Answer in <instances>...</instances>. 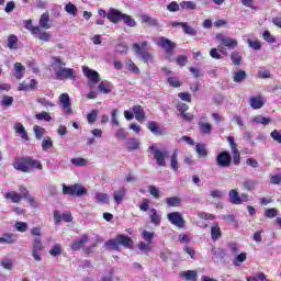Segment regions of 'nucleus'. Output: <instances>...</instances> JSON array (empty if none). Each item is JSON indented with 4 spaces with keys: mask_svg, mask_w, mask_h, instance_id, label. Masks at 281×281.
Returning <instances> with one entry per match:
<instances>
[{
    "mask_svg": "<svg viewBox=\"0 0 281 281\" xmlns=\"http://www.w3.org/2000/svg\"><path fill=\"white\" fill-rule=\"evenodd\" d=\"M65 65L60 58L53 57L50 67L57 80H76V71L71 68H66Z\"/></svg>",
    "mask_w": 281,
    "mask_h": 281,
    "instance_id": "obj_1",
    "label": "nucleus"
},
{
    "mask_svg": "<svg viewBox=\"0 0 281 281\" xmlns=\"http://www.w3.org/2000/svg\"><path fill=\"white\" fill-rule=\"evenodd\" d=\"M13 168L20 170V172H32L34 169L43 170V165L38 160L27 157L13 162Z\"/></svg>",
    "mask_w": 281,
    "mask_h": 281,
    "instance_id": "obj_2",
    "label": "nucleus"
},
{
    "mask_svg": "<svg viewBox=\"0 0 281 281\" xmlns=\"http://www.w3.org/2000/svg\"><path fill=\"white\" fill-rule=\"evenodd\" d=\"M155 45L157 47H161L166 52V58L170 60V57L172 56V52H175V47H177V44L164 36L158 37L154 41Z\"/></svg>",
    "mask_w": 281,
    "mask_h": 281,
    "instance_id": "obj_3",
    "label": "nucleus"
},
{
    "mask_svg": "<svg viewBox=\"0 0 281 281\" xmlns=\"http://www.w3.org/2000/svg\"><path fill=\"white\" fill-rule=\"evenodd\" d=\"M149 150H150L151 155L154 156V159H155L157 166L165 167L166 166V157H168V150L159 149L155 145L149 146Z\"/></svg>",
    "mask_w": 281,
    "mask_h": 281,
    "instance_id": "obj_4",
    "label": "nucleus"
},
{
    "mask_svg": "<svg viewBox=\"0 0 281 281\" xmlns=\"http://www.w3.org/2000/svg\"><path fill=\"white\" fill-rule=\"evenodd\" d=\"M82 72L86 78L89 80V87L93 89L98 82H100V74L88 66H82Z\"/></svg>",
    "mask_w": 281,
    "mask_h": 281,
    "instance_id": "obj_5",
    "label": "nucleus"
},
{
    "mask_svg": "<svg viewBox=\"0 0 281 281\" xmlns=\"http://www.w3.org/2000/svg\"><path fill=\"white\" fill-rule=\"evenodd\" d=\"M63 193L69 194L70 196H82L87 194V189L80 184H74L71 187L63 184Z\"/></svg>",
    "mask_w": 281,
    "mask_h": 281,
    "instance_id": "obj_6",
    "label": "nucleus"
},
{
    "mask_svg": "<svg viewBox=\"0 0 281 281\" xmlns=\"http://www.w3.org/2000/svg\"><path fill=\"white\" fill-rule=\"evenodd\" d=\"M59 104L65 115L74 114V109L71 108V99H69V94L61 93L59 95Z\"/></svg>",
    "mask_w": 281,
    "mask_h": 281,
    "instance_id": "obj_7",
    "label": "nucleus"
},
{
    "mask_svg": "<svg viewBox=\"0 0 281 281\" xmlns=\"http://www.w3.org/2000/svg\"><path fill=\"white\" fill-rule=\"evenodd\" d=\"M167 218L171 225L179 227V229H183V227H186V220H183V215L179 212H171L167 214Z\"/></svg>",
    "mask_w": 281,
    "mask_h": 281,
    "instance_id": "obj_8",
    "label": "nucleus"
},
{
    "mask_svg": "<svg viewBox=\"0 0 281 281\" xmlns=\"http://www.w3.org/2000/svg\"><path fill=\"white\" fill-rule=\"evenodd\" d=\"M216 165L220 168H229L232 166V154L222 151L216 156Z\"/></svg>",
    "mask_w": 281,
    "mask_h": 281,
    "instance_id": "obj_9",
    "label": "nucleus"
},
{
    "mask_svg": "<svg viewBox=\"0 0 281 281\" xmlns=\"http://www.w3.org/2000/svg\"><path fill=\"white\" fill-rule=\"evenodd\" d=\"M216 41L221 42V45H224V47H227L228 49H236V47H238V41L229 37V36H225L223 35V33H218L215 36Z\"/></svg>",
    "mask_w": 281,
    "mask_h": 281,
    "instance_id": "obj_10",
    "label": "nucleus"
},
{
    "mask_svg": "<svg viewBox=\"0 0 281 281\" xmlns=\"http://www.w3.org/2000/svg\"><path fill=\"white\" fill-rule=\"evenodd\" d=\"M227 142L231 146L233 162L235 164V166H238L240 164V151H238V145L234 140V136H228Z\"/></svg>",
    "mask_w": 281,
    "mask_h": 281,
    "instance_id": "obj_11",
    "label": "nucleus"
},
{
    "mask_svg": "<svg viewBox=\"0 0 281 281\" xmlns=\"http://www.w3.org/2000/svg\"><path fill=\"white\" fill-rule=\"evenodd\" d=\"M133 49L136 54V56H138V58L143 59L144 63H153V55H150V53L143 50L142 46H139V44L135 43L133 44Z\"/></svg>",
    "mask_w": 281,
    "mask_h": 281,
    "instance_id": "obj_12",
    "label": "nucleus"
},
{
    "mask_svg": "<svg viewBox=\"0 0 281 281\" xmlns=\"http://www.w3.org/2000/svg\"><path fill=\"white\" fill-rule=\"evenodd\" d=\"M123 16L124 13L120 12L117 9H110L106 14V19L110 23H120Z\"/></svg>",
    "mask_w": 281,
    "mask_h": 281,
    "instance_id": "obj_13",
    "label": "nucleus"
},
{
    "mask_svg": "<svg viewBox=\"0 0 281 281\" xmlns=\"http://www.w3.org/2000/svg\"><path fill=\"white\" fill-rule=\"evenodd\" d=\"M19 240V236L14 233H5L0 237V245H14Z\"/></svg>",
    "mask_w": 281,
    "mask_h": 281,
    "instance_id": "obj_14",
    "label": "nucleus"
},
{
    "mask_svg": "<svg viewBox=\"0 0 281 281\" xmlns=\"http://www.w3.org/2000/svg\"><path fill=\"white\" fill-rule=\"evenodd\" d=\"M88 241H89V236L82 235L80 239L75 240L70 245V249H72V251H80V249H82L85 247V245H87Z\"/></svg>",
    "mask_w": 281,
    "mask_h": 281,
    "instance_id": "obj_15",
    "label": "nucleus"
},
{
    "mask_svg": "<svg viewBox=\"0 0 281 281\" xmlns=\"http://www.w3.org/2000/svg\"><path fill=\"white\" fill-rule=\"evenodd\" d=\"M113 199L116 203V205H121V203L126 199V188L121 187L116 190H114Z\"/></svg>",
    "mask_w": 281,
    "mask_h": 281,
    "instance_id": "obj_16",
    "label": "nucleus"
},
{
    "mask_svg": "<svg viewBox=\"0 0 281 281\" xmlns=\"http://www.w3.org/2000/svg\"><path fill=\"white\" fill-rule=\"evenodd\" d=\"M265 102L267 101L262 98V95H257V97L250 98L249 104L251 109H254L255 111H258V109H262V106H265Z\"/></svg>",
    "mask_w": 281,
    "mask_h": 281,
    "instance_id": "obj_17",
    "label": "nucleus"
},
{
    "mask_svg": "<svg viewBox=\"0 0 281 281\" xmlns=\"http://www.w3.org/2000/svg\"><path fill=\"white\" fill-rule=\"evenodd\" d=\"M177 25H180L182 27L184 34H188L189 36H196V31L194 27L188 25V22H172V26L177 27Z\"/></svg>",
    "mask_w": 281,
    "mask_h": 281,
    "instance_id": "obj_18",
    "label": "nucleus"
},
{
    "mask_svg": "<svg viewBox=\"0 0 281 281\" xmlns=\"http://www.w3.org/2000/svg\"><path fill=\"white\" fill-rule=\"evenodd\" d=\"M135 120L142 124L144 120H146V112H144V108L142 105H134L132 109Z\"/></svg>",
    "mask_w": 281,
    "mask_h": 281,
    "instance_id": "obj_19",
    "label": "nucleus"
},
{
    "mask_svg": "<svg viewBox=\"0 0 281 281\" xmlns=\"http://www.w3.org/2000/svg\"><path fill=\"white\" fill-rule=\"evenodd\" d=\"M147 128L150 131V133H153L154 135H166V128H161L159 127V125L157 124V122L155 121H150L147 124Z\"/></svg>",
    "mask_w": 281,
    "mask_h": 281,
    "instance_id": "obj_20",
    "label": "nucleus"
},
{
    "mask_svg": "<svg viewBox=\"0 0 281 281\" xmlns=\"http://www.w3.org/2000/svg\"><path fill=\"white\" fill-rule=\"evenodd\" d=\"M179 276L180 278H183V280L188 281H196V279L199 278V273L194 270L181 271Z\"/></svg>",
    "mask_w": 281,
    "mask_h": 281,
    "instance_id": "obj_21",
    "label": "nucleus"
},
{
    "mask_svg": "<svg viewBox=\"0 0 281 281\" xmlns=\"http://www.w3.org/2000/svg\"><path fill=\"white\" fill-rule=\"evenodd\" d=\"M256 186H258V182L254 179H246L241 182L243 190H246L247 192H254Z\"/></svg>",
    "mask_w": 281,
    "mask_h": 281,
    "instance_id": "obj_22",
    "label": "nucleus"
},
{
    "mask_svg": "<svg viewBox=\"0 0 281 281\" xmlns=\"http://www.w3.org/2000/svg\"><path fill=\"white\" fill-rule=\"evenodd\" d=\"M198 126L202 135H210L212 133V124L205 122L203 119L199 121Z\"/></svg>",
    "mask_w": 281,
    "mask_h": 281,
    "instance_id": "obj_23",
    "label": "nucleus"
},
{
    "mask_svg": "<svg viewBox=\"0 0 281 281\" xmlns=\"http://www.w3.org/2000/svg\"><path fill=\"white\" fill-rule=\"evenodd\" d=\"M223 236V233L221 232V226H218V223H213L211 226V238L212 240L216 241L218 238Z\"/></svg>",
    "mask_w": 281,
    "mask_h": 281,
    "instance_id": "obj_24",
    "label": "nucleus"
},
{
    "mask_svg": "<svg viewBox=\"0 0 281 281\" xmlns=\"http://www.w3.org/2000/svg\"><path fill=\"white\" fill-rule=\"evenodd\" d=\"M14 131L24 139V142H30V137L27 136V132L25 131V127L21 123L14 124Z\"/></svg>",
    "mask_w": 281,
    "mask_h": 281,
    "instance_id": "obj_25",
    "label": "nucleus"
},
{
    "mask_svg": "<svg viewBox=\"0 0 281 281\" xmlns=\"http://www.w3.org/2000/svg\"><path fill=\"white\" fill-rule=\"evenodd\" d=\"M119 240V245H123V247H126L127 249H131L133 247V239L126 235H117L116 236Z\"/></svg>",
    "mask_w": 281,
    "mask_h": 281,
    "instance_id": "obj_26",
    "label": "nucleus"
},
{
    "mask_svg": "<svg viewBox=\"0 0 281 281\" xmlns=\"http://www.w3.org/2000/svg\"><path fill=\"white\" fill-rule=\"evenodd\" d=\"M4 199L11 201V203H21V199H23V196L15 191H10L4 193Z\"/></svg>",
    "mask_w": 281,
    "mask_h": 281,
    "instance_id": "obj_27",
    "label": "nucleus"
},
{
    "mask_svg": "<svg viewBox=\"0 0 281 281\" xmlns=\"http://www.w3.org/2000/svg\"><path fill=\"white\" fill-rule=\"evenodd\" d=\"M38 25L41 30H49V27H52V25H49V13H44L41 15Z\"/></svg>",
    "mask_w": 281,
    "mask_h": 281,
    "instance_id": "obj_28",
    "label": "nucleus"
},
{
    "mask_svg": "<svg viewBox=\"0 0 281 281\" xmlns=\"http://www.w3.org/2000/svg\"><path fill=\"white\" fill-rule=\"evenodd\" d=\"M150 222L156 226L159 227L161 225V214L157 212V210L151 209L149 215Z\"/></svg>",
    "mask_w": 281,
    "mask_h": 281,
    "instance_id": "obj_29",
    "label": "nucleus"
},
{
    "mask_svg": "<svg viewBox=\"0 0 281 281\" xmlns=\"http://www.w3.org/2000/svg\"><path fill=\"white\" fill-rule=\"evenodd\" d=\"M247 78V72L245 70H236L233 72L232 79L234 82L240 83L244 82Z\"/></svg>",
    "mask_w": 281,
    "mask_h": 281,
    "instance_id": "obj_30",
    "label": "nucleus"
},
{
    "mask_svg": "<svg viewBox=\"0 0 281 281\" xmlns=\"http://www.w3.org/2000/svg\"><path fill=\"white\" fill-rule=\"evenodd\" d=\"M228 199L233 205H240V194H238V191L236 189H232L228 192Z\"/></svg>",
    "mask_w": 281,
    "mask_h": 281,
    "instance_id": "obj_31",
    "label": "nucleus"
},
{
    "mask_svg": "<svg viewBox=\"0 0 281 281\" xmlns=\"http://www.w3.org/2000/svg\"><path fill=\"white\" fill-rule=\"evenodd\" d=\"M143 23H146V25H150L151 27H157L159 25V20L157 18H153L148 14L142 15Z\"/></svg>",
    "mask_w": 281,
    "mask_h": 281,
    "instance_id": "obj_32",
    "label": "nucleus"
},
{
    "mask_svg": "<svg viewBox=\"0 0 281 281\" xmlns=\"http://www.w3.org/2000/svg\"><path fill=\"white\" fill-rule=\"evenodd\" d=\"M35 36V38H38L40 41H44V43H49L52 41V33L43 31V29L40 27V32Z\"/></svg>",
    "mask_w": 281,
    "mask_h": 281,
    "instance_id": "obj_33",
    "label": "nucleus"
},
{
    "mask_svg": "<svg viewBox=\"0 0 281 281\" xmlns=\"http://www.w3.org/2000/svg\"><path fill=\"white\" fill-rule=\"evenodd\" d=\"M19 47V37L16 35L11 34L8 36V48L9 49H18Z\"/></svg>",
    "mask_w": 281,
    "mask_h": 281,
    "instance_id": "obj_34",
    "label": "nucleus"
},
{
    "mask_svg": "<svg viewBox=\"0 0 281 281\" xmlns=\"http://www.w3.org/2000/svg\"><path fill=\"white\" fill-rule=\"evenodd\" d=\"M0 267L5 269V271H12V269H14V261L10 258L2 259L0 261Z\"/></svg>",
    "mask_w": 281,
    "mask_h": 281,
    "instance_id": "obj_35",
    "label": "nucleus"
},
{
    "mask_svg": "<svg viewBox=\"0 0 281 281\" xmlns=\"http://www.w3.org/2000/svg\"><path fill=\"white\" fill-rule=\"evenodd\" d=\"M15 78L21 80L23 78V74L25 72V67L21 63L14 64Z\"/></svg>",
    "mask_w": 281,
    "mask_h": 281,
    "instance_id": "obj_36",
    "label": "nucleus"
},
{
    "mask_svg": "<svg viewBox=\"0 0 281 281\" xmlns=\"http://www.w3.org/2000/svg\"><path fill=\"white\" fill-rule=\"evenodd\" d=\"M65 12H67V14H70L71 16H78V7H76V4L74 3H67L64 8Z\"/></svg>",
    "mask_w": 281,
    "mask_h": 281,
    "instance_id": "obj_37",
    "label": "nucleus"
},
{
    "mask_svg": "<svg viewBox=\"0 0 281 281\" xmlns=\"http://www.w3.org/2000/svg\"><path fill=\"white\" fill-rule=\"evenodd\" d=\"M195 153L198 154L199 157H207V148L205 147L204 144L198 143L195 145Z\"/></svg>",
    "mask_w": 281,
    "mask_h": 281,
    "instance_id": "obj_38",
    "label": "nucleus"
},
{
    "mask_svg": "<svg viewBox=\"0 0 281 281\" xmlns=\"http://www.w3.org/2000/svg\"><path fill=\"white\" fill-rule=\"evenodd\" d=\"M122 21H124V23H125V25H127V27H137V21H135V19H133V16H131L128 14L123 13Z\"/></svg>",
    "mask_w": 281,
    "mask_h": 281,
    "instance_id": "obj_39",
    "label": "nucleus"
},
{
    "mask_svg": "<svg viewBox=\"0 0 281 281\" xmlns=\"http://www.w3.org/2000/svg\"><path fill=\"white\" fill-rule=\"evenodd\" d=\"M271 122V119L265 117L262 115H257L252 119V124H263V126L269 125Z\"/></svg>",
    "mask_w": 281,
    "mask_h": 281,
    "instance_id": "obj_40",
    "label": "nucleus"
},
{
    "mask_svg": "<svg viewBox=\"0 0 281 281\" xmlns=\"http://www.w3.org/2000/svg\"><path fill=\"white\" fill-rule=\"evenodd\" d=\"M25 27L31 32V34L37 35L41 32V26H34L32 24V20H26L25 21Z\"/></svg>",
    "mask_w": 281,
    "mask_h": 281,
    "instance_id": "obj_41",
    "label": "nucleus"
},
{
    "mask_svg": "<svg viewBox=\"0 0 281 281\" xmlns=\"http://www.w3.org/2000/svg\"><path fill=\"white\" fill-rule=\"evenodd\" d=\"M166 203L169 207H179L181 205L180 198L171 196L166 199Z\"/></svg>",
    "mask_w": 281,
    "mask_h": 281,
    "instance_id": "obj_42",
    "label": "nucleus"
},
{
    "mask_svg": "<svg viewBox=\"0 0 281 281\" xmlns=\"http://www.w3.org/2000/svg\"><path fill=\"white\" fill-rule=\"evenodd\" d=\"M35 120L38 122H52V115H49V112H41L35 114Z\"/></svg>",
    "mask_w": 281,
    "mask_h": 281,
    "instance_id": "obj_43",
    "label": "nucleus"
},
{
    "mask_svg": "<svg viewBox=\"0 0 281 281\" xmlns=\"http://www.w3.org/2000/svg\"><path fill=\"white\" fill-rule=\"evenodd\" d=\"M54 146V142L52 140V138L49 136L45 137L42 142V150H44V153H47V150H49V148H53Z\"/></svg>",
    "mask_w": 281,
    "mask_h": 281,
    "instance_id": "obj_44",
    "label": "nucleus"
},
{
    "mask_svg": "<svg viewBox=\"0 0 281 281\" xmlns=\"http://www.w3.org/2000/svg\"><path fill=\"white\" fill-rule=\"evenodd\" d=\"M247 281H269L265 272H257L254 277H248Z\"/></svg>",
    "mask_w": 281,
    "mask_h": 281,
    "instance_id": "obj_45",
    "label": "nucleus"
},
{
    "mask_svg": "<svg viewBox=\"0 0 281 281\" xmlns=\"http://www.w3.org/2000/svg\"><path fill=\"white\" fill-rule=\"evenodd\" d=\"M44 247H43V241L41 240V237H35L33 239V247H32V251H43Z\"/></svg>",
    "mask_w": 281,
    "mask_h": 281,
    "instance_id": "obj_46",
    "label": "nucleus"
},
{
    "mask_svg": "<svg viewBox=\"0 0 281 281\" xmlns=\"http://www.w3.org/2000/svg\"><path fill=\"white\" fill-rule=\"evenodd\" d=\"M105 247L106 249H113L114 251H117V249H120V241L117 240V237L106 241Z\"/></svg>",
    "mask_w": 281,
    "mask_h": 281,
    "instance_id": "obj_47",
    "label": "nucleus"
},
{
    "mask_svg": "<svg viewBox=\"0 0 281 281\" xmlns=\"http://www.w3.org/2000/svg\"><path fill=\"white\" fill-rule=\"evenodd\" d=\"M94 199H95V201H98V203H102V205L109 203V194H106V193L98 192V193H95Z\"/></svg>",
    "mask_w": 281,
    "mask_h": 281,
    "instance_id": "obj_48",
    "label": "nucleus"
},
{
    "mask_svg": "<svg viewBox=\"0 0 281 281\" xmlns=\"http://www.w3.org/2000/svg\"><path fill=\"white\" fill-rule=\"evenodd\" d=\"M50 256H53V258H56V256H60V254H63V246L60 244H55L50 250H49Z\"/></svg>",
    "mask_w": 281,
    "mask_h": 281,
    "instance_id": "obj_49",
    "label": "nucleus"
},
{
    "mask_svg": "<svg viewBox=\"0 0 281 281\" xmlns=\"http://www.w3.org/2000/svg\"><path fill=\"white\" fill-rule=\"evenodd\" d=\"M101 93H109L111 91V82L109 81H101L98 87Z\"/></svg>",
    "mask_w": 281,
    "mask_h": 281,
    "instance_id": "obj_50",
    "label": "nucleus"
},
{
    "mask_svg": "<svg viewBox=\"0 0 281 281\" xmlns=\"http://www.w3.org/2000/svg\"><path fill=\"white\" fill-rule=\"evenodd\" d=\"M33 131H34V133H35L36 139H43V137H45L46 131H45L44 127H41V126H38V125H35V126L33 127Z\"/></svg>",
    "mask_w": 281,
    "mask_h": 281,
    "instance_id": "obj_51",
    "label": "nucleus"
},
{
    "mask_svg": "<svg viewBox=\"0 0 281 281\" xmlns=\"http://www.w3.org/2000/svg\"><path fill=\"white\" fill-rule=\"evenodd\" d=\"M139 148V140L135 138H130L127 140V150H138Z\"/></svg>",
    "mask_w": 281,
    "mask_h": 281,
    "instance_id": "obj_52",
    "label": "nucleus"
},
{
    "mask_svg": "<svg viewBox=\"0 0 281 281\" xmlns=\"http://www.w3.org/2000/svg\"><path fill=\"white\" fill-rule=\"evenodd\" d=\"M245 260H247V252H241L235 258L233 265H235V267H240Z\"/></svg>",
    "mask_w": 281,
    "mask_h": 281,
    "instance_id": "obj_53",
    "label": "nucleus"
},
{
    "mask_svg": "<svg viewBox=\"0 0 281 281\" xmlns=\"http://www.w3.org/2000/svg\"><path fill=\"white\" fill-rule=\"evenodd\" d=\"M180 8H182V10H196V3L193 1H182Z\"/></svg>",
    "mask_w": 281,
    "mask_h": 281,
    "instance_id": "obj_54",
    "label": "nucleus"
},
{
    "mask_svg": "<svg viewBox=\"0 0 281 281\" xmlns=\"http://www.w3.org/2000/svg\"><path fill=\"white\" fill-rule=\"evenodd\" d=\"M95 120H98V110H92L87 114L88 124H95Z\"/></svg>",
    "mask_w": 281,
    "mask_h": 281,
    "instance_id": "obj_55",
    "label": "nucleus"
},
{
    "mask_svg": "<svg viewBox=\"0 0 281 281\" xmlns=\"http://www.w3.org/2000/svg\"><path fill=\"white\" fill-rule=\"evenodd\" d=\"M143 239L145 243H149L153 245V238H155V233L148 232V231H143L142 233Z\"/></svg>",
    "mask_w": 281,
    "mask_h": 281,
    "instance_id": "obj_56",
    "label": "nucleus"
},
{
    "mask_svg": "<svg viewBox=\"0 0 281 281\" xmlns=\"http://www.w3.org/2000/svg\"><path fill=\"white\" fill-rule=\"evenodd\" d=\"M36 102L44 106L45 109H52V106H55L54 103H52L49 100L45 98H37Z\"/></svg>",
    "mask_w": 281,
    "mask_h": 281,
    "instance_id": "obj_57",
    "label": "nucleus"
},
{
    "mask_svg": "<svg viewBox=\"0 0 281 281\" xmlns=\"http://www.w3.org/2000/svg\"><path fill=\"white\" fill-rule=\"evenodd\" d=\"M151 244L148 241H140L137 247L139 251H153V247L150 246Z\"/></svg>",
    "mask_w": 281,
    "mask_h": 281,
    "instance_id": "obj_58",
    "label": "nucleus"
},
{
    "mask_svg": "<svg viewBox=\"0 0 281 281\" xmlns=\"http://www.w3.org/2000/svg\"><path fill=\"white\" fill-rule=\"evenodd\" d=\"M249 47H251V49H255L256 52H258V49H261L262 48V45L260 44V41L258 40H248L247 41Z\"/></svg>",
    "mask_w": 281,
    "mask_h": 281,
    "instance_id": "obj_59",
    "label": "nucleus"
},
{
    "mask_svg": "<svg viewBox=\"0 0 281 281\" xmlns=\"http://www.w3.org/2000/svg\"><path fill=\"white\" fill-rule=\"evenodd\" d=\"M14 227L16 232H21V233L27 232V223L25 222H16Z\"/></svg>",
    "mask_w": 281,
    "mask_h": 281,
    "instance_id": "obj_60",
    "label": "nucleus"
},
{
    "mask_svg": "<svg viewBox=\"0 0 281 281\" xmlns=\"http://www.w3.org/2000/svg\"><path fill=\"white\" fill-rule=\"evenodd\" d=\"M70 162L72 164V166H87V159L85 158H71Z\"/></svg>",
    "mask_w": 281,
    "mask_h": 281,
    "instance_id": "obj_61",
    "label": "nucleus"
},
{
    "mask_svg": "<svg viewBox=\"0 0 281 281\" xmlns=\"http://www.w3.org/2000/svg\"><path fill=\"white\" fill-rule=\"evenodd\" d=\"M231 60L234 63V65H240L241 56L238 52H233L231 55Z\"/></svg>",
    "mask_w": 281,
    "mask_h": 281,
    "instance_id": "obj_62",
    "label": "nucleus"
},
{
    "mask_svg": "<svg viewBox=\"0 0 281 281\" xmlns=\"http://www.w3.org/2000/svg\"><path fill=\"white\" fill-rule=\"evenodd\" d=\"M270 182L272 183V186H280L281 183V173H277V175H270Z\"/></svg>",
    "mask_w": 281,
    "mask_h": 281,
    "instance_id": "obj_63",
    "label": "nucleus"
},
{
    "mask_svg": "<svg viewBox=\"0 0 281 281\" xmlns=\"http://www.w3.org/2000/svg\"><path fill=\"white\" fill-rule=\"evenodd\" d=\"M170 166H171V169L179 170V161L177 160V151H175L171 156Z\"/></svg>",
    "mask_w": 281,
    "mask_h": 281,
    "instance_id": "obj_64",
    "label": "nucleus"
}]
</instances>
